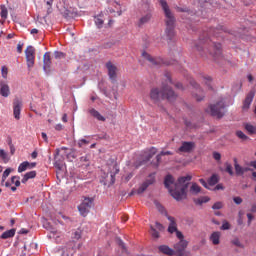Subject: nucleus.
I'll return each instance as SVG.
<instances>
[{"instance_id": "7ed1b4c3", "label": "nucleus", "mask_w": 256, "mask_h": 256, "mask_svg": "<svg viewBox=\"0 0 256 256\" xmlns=\"http://www.w3.org/2000/svg\"><path fill=\"white\" fill-rule=\"evenodd\" d=\"M177 95L173 92V90L163 85L162 90H159L157 88H153L150 91V99L154 103H158L160 99H167L168 101L172 102L176 99Z\"/></svg>"}, {"instance_id": "58836bf2", "label": "nucleus", "mask_w": 256, "mask_h": 256, "mask_svg": "<svg viewBox=\"0 0 256 256\" xmlns=\"http://www.w3.org/2000/svg\"><path fill=\"white\" fill-rule=\"evenodd\" d=\"M103 23H104V21H103V18L101 16H98V17L95 18V24L98 28L103 27Z\"/></svg>"}, {"instance_id": "680f3d73", "label": "nucleus", "mask_w": 256, "mask_h": 256, "mask_svg": "<svg viewBox=\"0 0 256 256\" xmlns=\"http://www.w3.org/2000/svg\"><path fill=\"white\" fill-rule=\"evenodd\" d=\"M55 130H57V131L63 130V125H62V124H57V125L55 126Z\"/></svg>"}, {"instance_id": "49530a36", "label": "nucleus", "mask_w": 256, "mask_h": 256, "mask_svg": "<svg viewBox=\"0 0 256 256\" xmlns=\"http://www.w3.org/2000/svg\"><path fill=\"white\" fill-rule=\"evenodd\" d=\"M151 228V235H152V237H154V238H159V233H158V231H157V229H154V227L153 226H151L150 227Z\"/></svg>"}, {"instance_id": "8fccbe9b", "label": "nucleus", "mask_w": 256, "mask_h": 256, "mask_svg": "<svg viewBox=\"0 0 256 256\" xmlns=\"http://www.w3.org/2000/svg\"><path fill=\"white\" fill-rule=\"evenodd\" d=\"M223 207V204L222 202H216L213 206H212V209L214 210H219Z\"/></svg>"}, {"instance_id": "6ab92c4d", "label": "nucleus", "mask_w": 256, "mask_h": 256, "mask_svg": "<svg viewBox=\"0 0 256 256\" xmlns=\"http://www.w3.org/2000/svg\"><path fill=\"white\" fill-rule=\"evenodd\" d=\"M113 5L115 6V8H108L107 9V13L109 14H113V13H116L114 14V17H117V16H121V4H118L117 2H113Z\"/></svg>"}, {"instance_id": "a19ab883", "label": "nucleus", "mask_w": 256, "mask_h": 256, "mask_svg": "<svg viewBox=\"0 0 256 256\" xmlns=\"http://www.w3.org/2000/svg\"><path fill=\"white\" fill-rule=\"evenodd\" d=\"M225 32L223 27L217 28L213 31H210V33H213L214 36L219 37V33Z\"/></svg>"}, {"instance_id": "473e14b6", "label": "nucleus", "mask_w": 256, "mask_h": 256, "mask_svg": "<svg viewBox=\"0 0 256 256\" xmlns=\"http://www.w3.org/2000/svg\"><path fill=\"white\" fill-rule=\"evenodd\" d=\"M0 16L2 19L6 20L8 18V8L5 5L0 6Z\"/></svg>"}, {"instance_id": "2eb2a0df", "label": "nucleus", "mask_w": 256, "mask_h": 256, "mask_svg": "<svg viewBox=\"0 0 256 256\" xmlns=\"http://www.w3.org/2000/svg\"><path fill=\"white\" fill-rule=\"evenodd\" d=\"M142 56H143L144 59L149 61L150 65L153 66V67L160 66L163 63L162 59H160V58H153V57H151V55H149L146 52H143Z\"/></svg>"}, {"instance_id": "c9c22d12", "label": "nucleus", "mask_w": 256, "mask_h": 256, "mask_svg": "<svg viewBox=\"0 0 256 256\" xmlns=\"http://www.w3.org/2000/svg\"><path fill=\"white\" fill-rule=\"evenodd\" d=\"M209 200H210L209 197L204 196V197H201V198H198V199H194V203L196 205H202L203 203H207Z\"/></svg>"}, {"instance_id": "052dcab7", "label": "nucleus", "mask_w": 256, "mask_h": 256, "mask_svg": "<svg viewBox=\"0 0 256 256\" xmlns=\"http://www.w3.org/2000/svg\"><path fill=\"white\" fill-rule=\"evenodd\" d=\"M176 232V236L180 239V240H184L183 239V234L180 231H175Z\"/></svg>"}, {"instance_id": "4d7b16f0", "label": "nucleus", "mask_w": 256, "mask_h": 256, "mask_svg": "<svg viewBox=\"0 0 256 256\" xmlns=\"http://www.w3.org/2000/svg\"><path fill=\"white\" fill-rule=\"evenodd\" d=\"M67 158H68L69 160L75 159V158H76L75 152H71V153L67 154Z\"/></svg>"}, {"instance_id": "4be33fe9", "label": "nucleus", "mask_w": 256, "mask_h": 256, "mask_svg": "<svg viewBox=\"0 0 256 256\" xmlns=\"http://www.w3.org/2000/svg\"><path fill=\"white\" fill-rule=\"evenodd\" d=\"M89 114L94 117L95 119H97L98 121H102L105 122V117L102 116L101 113H99V111L95 110V109H90L89 110Z\"/></svg>"}, {"instance_id": "a18cd8bd", "label": "nucleus", "mask_w": 256, "mask_h": 256, "mask_svg": "<svg viewBox=\"0 0 256 256\" xmlns=\"http://www.w3.org/2000/svg\"><path fill=\"white\" fill-rule=\"evenodd\" d=\"M236 135L238 138L242 139L243 141L248 139V137L242 131H237Z\"/></svg>"}, {"instance_id": "5701e85b", "label": "nucleus", "mask_w": 256, "mask_h": 256, "mask_svg": "<svg viewBox=\"0 0 256 256\" xmlns=\"http://www.w3.org/2000/svg\"><path fill=\"white\" fill-rule=\"evenodd\" d=\"M36 176H37V172H36V171L27 172V173L23 176L21 182H22L23 184H26L30 179H34Z\"/></svg>"}, {"instance_id": "ea45409f", "label": "nucleus", "mask_w": 256, "mask_h": 256, "mask_svg": "<svg viewBox=\"0 0 256 256\" xmlns=\"http://www.w3.org/2000/svg\"><path fill=\"white\" fill-rule=\"evenodd\" d=\"M245 129L250 133V134H254L256 132V128L250 124H246L245 125Z\"/></svg>"}, {"instance_id": "f3484780", "label": "nucleus", "mask_w": 256, "mask_h": 256, "mask_svg": "<svg viewBox=\"0 0 256 256\" xmlns=\"http://www.w3.org/2000/svg\"><path fill=\"white\" fill-rule=\"evenodd\" d=\"M11 94L10 87L5 81L0 82V95L7 98Z\"/></svg>"}, {"instance_id": "0e129e2a", "label": "nucleus", "mask_w": 256, "mask_h": 256, "mask_svg": "<svg viewBox=\"0 0 256 256\" xmlns=\"http://www.w3.org/2000/svg\"><path fill=\"white\" fill-rule=\"evenodd\" d=\"M247 217H248V223L250 224L252 219L254 218V216L252 214L248 213Z\"/></svg>"}, {"instance_id": "37998d69", "label": "nucleus", "mask_w": 256, "mask_h": 256, "mask_svg": "<svg viewBox=\"0 0 256 256\" xmlns=\"http://www.w3.org/2000/svg\"><path fill=\"white\" fill-rule=\"evenodd\" d=\"M225 166H226L225 171H226L227 173H229V174L232 176V175L234 174L232 165L229 164V163H225Z\"/></svg>"}, {"instance_id": "39448f33", "label": "nucleus", "mask_w": 256, "mask_h": 256, "mask_svg": "<svg viewBox=\"0 0 256 256\" xmlns=\"http://www.w3.org/2000/svg\"><path fill=\"white\" fill-rule=\"evenodd\" d=\"M225 107V101L221 98L215 104H211L205 111L211 116L221 119L226 113Z\"/></svg>"}, {"instance_id": "a211bd4d", "label": "nucleus", "mask_w": 256, "mask_h": 256, "mask_svg": "<svg viewBox=\"0 0 256 256\" xmlns=\"http://www.w3.org/2000/svg\"><path fill=\"white\" fill-rule=\"evenodd\" d=\"M190 84H191V85L196 89V91L199 93V94H198V93H194V97L196 98V100H197L198 102L202 101L203 98H204V94H203L202 90L200 89V87L196 84L195 81L190 82Z\"/></svg>"}, {"instance_id": "4468645a", "label": "nucleus", "mask_w": 256, "mask_h": 256, "mask_svg": "<svg viewBox=\"0 0 256 256\" xmlns=\"http://www.w3.org/2000/svg\"><path fill=\"white\" fill-rule=\"evenodd\" d=\"M108 172L111 176V182L115 183V176L119 174V165H117V162H112L108 165Z\"/></svg>"}, {"instance_id": "cd10ccee", "label": "nucleus", "mask_w": 256, "mask_h": 256, "mask_svg": "<svg viewBox=\"0 0 256 256\" xmlns=\"http://www.w3.org/2000/svg\"><path fill=\"white\" fill-rule=\"evenodd\" d=\"M234 167H235V171H236V175L238 176H242L244 174V167H241L238 162L237 159H234Z\"/></svg>"}, {"instance_id": "9b49d317", "label": "nucleus", "mask_w": 256, "mask_h": 256, "mask_svg": "<svg viewBox=\"0 0 256 256\" xmlns=\"http://www.w3.org/2000/svg\"><path fill=\"white\" fill-rule=\"evenodd\" d=\"M155 182V174H150L148 179L140 185V187L137 190L138 194H142L143 192H145L147 190V188L150 187V185H152Z\"/></svg>"}, {"instance_id": "423d86ee", "label": "nucleus", "mask_w": 256, "mask_h": 256, "mask_svg": "<svg viewBox=\"0 0 256 256\" xmlns=\"http://www.w3.org/2000/svg\"><path fill=\"white\" fill-rule=\"evenodd\" d=\"M75 242H69L65 246L57 249L58 256H73L76 253Z\"/></svg>"}, {"instance_id": "c756f323", "label": "nucleus", "mask_w": 256, "mask_h": 256, "mask_svg": "<svg viewBox=\"0 0 256 256\" xmlns=\"http://www.w3.org/2000/svg\"><path fill=\"white\" fill-rule=\"evenodd\" d=\"M149 21H151V14H145V16L139 20L138 26L141 27L149 23Z\"/></svg>"}, {"instance_id": "dca6fc26", "label": "nucleus", "mask_w": 256, "mask_h": 256, "mask_svg": "<svg viewBox=\"0 0 256 256\" xmlns=\"http://www.w3.org/2000/svg\"><path fill=\"white\" fill-rule=\"evenodd\" d=\"M51 67H52L51 54L47 52L43 56V69L45 72H50Z\"/></svg>"}, {"instance_id": "72a5a7b5", "label": "nucleus", "mask_w": 256, "mask_h": 256, "mask_svg": "<svg viewBox=\"0 0 256 256\" xmlns=\"http://www.w3.org/2000/svg\"><path fill=\"white\" fill-rule=\"evenodd\" d=\"M200 192H201V187L196 183H193L192 186L190 187V193H192L193 195H196Z\"/></svg>"}, {"instance_id": "69168bd1", "label": "nucleus", "mask_w": 256, "mask_h": 256, "mask_svg": "<svg viewBox=\"0 0 256 256\" xmlns=\"http://www.w3.org/2000/svg\"><path fill=\"white\" fill-rule=\"evenodd\" d=\"M224 187L222 186V184H218L216 187H215V190H223Z\"/></svg>"}, {"instance_id": "4c0bfd02", "label": "nucleus", "mask_w": 256, "mask_h": 256, "mask_svg": "<svg viewBox=\"0 0 256 256\" xmlns=\"http://www.w3.org/2000/svg\"><path fill=\"white\" fill-rule=\"evenodd\" d=\"M21 178L19 176H12L11 177V183L15 184V187L21 186Z\"/></svg>"}, {"instance_id": "5fc2aeb1", "label": "nucleus", "mask_w": 256, "mask_h": 256, "mask_svg": "<svg viewBox=\"0 0 256 256\" xmlns=\"http://www.w3.org/2000/svg\"><path fill=\"white\" fill-rule=\"evenodd\" d=\"M213 158H214L216 161H220V160H221V154L218 153V152H213Z\"/></svg>"}, {"instance_id": "3c124183", "label": "nucleus", "mask_w": 256, "mask_h": 256, "mask_svg": "<svg viewBox=\"0 0 256 256\" xmlns=\"http://www.w3.org/2000/svg\"><path fill=\"white\" fill-rule=\"evenodd\" d=\"M1 72H2V77L3 78L8 77V68L7 67H2Z\"/></svg>"}, {"instance_id": "603ef678", "label": "nucleus", "mask_w": 256, "mask_h": 256, "mask_svg": "<svg viewBox=\"0 0 256 256\" xmlns=\"http://www.w3.org/2000/svg\"><path fill=\"white\" fill-rule=\"evenodd\" d=\"M87 144H89V141H87L86 139H81L78 142L79 147H83V145H87Z\"/></svg>"}, {"instance_id": "f03ea898", "label": "nucleus", "mask_w": 256, "mask_h": 256, "mask_svg": "<svg viewBox=\"0 0 256 256\" xmlns=\"http://www.w3.org/2000/svg\"><path fill=\"white\" fill-rule=\"evenodd\" d=\"M196 48L202 56L208 53L214 59H218L222 54L221 45L219 43L216 44L210 39H201Z\"/></svg>"}, {"instance_id": "e2e57ef3", "label": "nucleus", "mask_w": 256, "mask_h": 256, "mask_svg": "<svg viewBox=\"0 0 256 256\" xmlns=\"http://www.w3.org/2000/svg\"><path fill=\"white\" fill-rule=\"evenodd\" d=\"M156 228H157L159 231H162V230L164 229V227H163L160 223H158V222H156Z\"/></svg>"}, {"instance_id": "412c9836", "label": "nucleus", "mask_w": 256, "mask_h": 256, "mask_svg": "<svg viewBox=\"0 0 256 256\" xmlns=\"http://www.w3.org/2000/svg\"><path fill=\"white\" fill-rule=\"evenodd\" d=\"M173 155L171 151H161L157 156H156V162L152 163V165L157 168L161 162L162 156H170Z\"/></svg>"}, {"instance_id": "20e7f679", "label": "nucleus", "mask_w": 256, "mask_h": 256, "mask_svg": "<svg viewBox=\"0 0 256 256\" xmlns=\"http://www.w3.org/2000/svg\"><path fill=\"white\" fill-rule=\"evenodd\" d=\"M160 5L165 13V24H166V30L165 33L169 40H171L174 36V23L175 18L173 14L169 10V6L166 2V0H160Z\"/></svg>"}, {"instance_id": "13d9d810", "label": "nucleus", "mask_w": 256, "mask_h": 256, "mask_svg": "<svg viewBox=\"0 0 256 256\" xmlns=\"http://www.w3.org/2000/svg\"><path fill=\"white\" fill-rule=\"evenodd\" d=\"M23 44H18L17 45V52L19 53V54H21L22 52H23Z\"/></svg>"}, {"instance_id": "6e6d98bb", "label": "nucleus", "mask_w": 256, "mask_h": 256, "mask_svg": "<svg viewBox=\"0 0 256 256\" xmlns=\"http://www.w3.org/2000/svg\"><path fill=\"white\" fill-rule=\"evenodd\" d=\"M233 200L237 205H240L243 202L241 197H234Z\"/></svg>"}, {"instance_id": "c03bdc74", "label": "nucleus", "mask_w": 256, "mask_h": 256, "mask_svg": "<svg viewBox=\"0 0 256 256\" xmlns=\"http://www.w3.org/2000/svg\"><path fill=\"white\" fill-rule=\"evenodd\" d=\"M231 242H232L233 245H235L237 247L244 248V245L240 242V240L238 238H235Z\"/></svg>"}, {"instance_id": "aec40b11", "label": "nucleus", "mask_w": 256, "mask_h": 256, "mask_svg": "<svg viewBox=\"0 0 256 256\" xmlns=\"http://www.w3.org/2000/svg\"><path fill=\"white\" fill-rule=\"evenodd\" d=\"M158 250H159L160 253H163V254L168 255V256H173L175 254V251L167 245H160L158 247Z\"/></svg>"}, {"instance_id": "a878e982", "label": "nucleus", "mask_w": 256, "mask_h": 256, "mask_svg": "<svg viewBox=\"0 0 256 256\" xmlns=\"http://www.w3.org/2000/svg\"><path fill=\"white\" fill-rule=\"evenodd\" d=\"M220 236H221V233L216 231V232H213L210 236V240L212 241V243L214 245H218L220 243Z\"/></svg>"}, {"instance_id": "393cba45", "label": "nucleus", "mask_w": 256, "mask_h": 256, "mask_svg": "<svg viewBox=\"0 0 256 256\" xmlns=\"http://www.w3.org/2000/svg\"><path fill=\"white\" fill-rule=\"evenodd\" d=\"M253 98H254V94L252 92L247 95V97H246V99L243 103V109L244 110L249 109V107H250V105L253 101Z\"/></svg>"}, {"instance_id": "774afa93", "label": "nucleus", "mask_w": 256, "mask_h": 256, "mask_svg": "<svg viewBox=\"0 0 256 256\" xmlns=\"http://www.w3.org/2000/svg\"><path fill=\"white\" fill-rule=\"evenodd\" d=\"M250 166H251V167H254V168L256 169V161L250 162Z\"/></svg>"}, {"instance_id": "f257e3e1", "label": "nucleus", "mask_w": 256, "mask_h": 256, "mask_svg": "<svg viewBox=\"0 0 256 256\" xmlns=\"http://www.w3.org/2000/svg\"><path fill=\"white\" fill-rule=\"evenodd\" d=\"M192 179L190 175L183 176L178 179V182L175 184V189H171L170 185L174 183V178L171 175H167L164 179V185L169 190L171 196L180 201L186 198V190L188 188V182Z\"/></svg>"}, {"instance_id": "864d4df0", "label": "nucleus", "mask_w": 256, "mask_h": 256, "mask_svg": "<svg viewBox=\"0 0 256 256\" xmlns=\"http://www.w3.org/2000/svg\"><path fill=\"white\" fill-rule=\"evenodd\" d=\"M222 230H228L230 229V224L227 221L223 222V225L221 227Z\"/></svg>"}, {"instance_id": "bb28decb", "label": "nucleus", "mask_w": 256, "mask_h": 256, "mask_svg": "<svg viewBox=\"0 0 256 256\" xmlns=\"http://www.w3.org/2000/svg\"><path fill=\"white\" fill-rule=\"evenodd\" d=\"M15 234H16V229H10V230H7L4 233H2L0 237L2 239H9L11 237H14Z\"/></svg>"}, {"instance_id": "1a4fd4ad", "label": "nucleus", "mask_w": 256, "mask_h": 256, "mask_svg": "<svg viewBox=\"0 0 256 256\" xmlns=\"http://www.w3.org/2000/svg\"><path fill=\"white\" fill-rule=\"evenodd\" d=\"M187 246L188 242L186 240H180L178 243H176L174 245V249L176 251L177 256H190V253L185 251Z\"/></svg>"}, {"instance_id": "f704fd0d", "label": "nucleus", "mask_w": 256, "mask_h": 256, "mask_svg": "<svg viewBox=\"0 0 256 256\" xmlns=\"http://www.w3.org/2000/svg\"><path fill=\"white\" fill-rule=\"evenodd\" d=\"M218 181H219L218 175H217V174H213V175L210 177V179L208 180V184H209L210 186H214L215 184L218 183Z\"/></svg>"}, {"instance_id": "de8ad7c7", "label": "nucleus", "mask_w": 256, "mask_h": 256, "mask_svg": "<svg viewBox=\"0 0 256 256\" xmlns=\"http://www.w3.org/2000/svg\"><path fill=\"white\" fill-rule=\"evenodd\" d=\"M82 238V232L81 231H75L73 233V239L79 240Z\"/></svg>"}, {"instance_id": "6e6552de", "label": "nucleus", "mask_w": 256, "mask_h": 256, "mask_svg": "<svg viewBox=\"0 0 256 256\" xmlns=\"http://www.w3.org/2000/svg\"><path fill=\"white\" fill-rule=\"evenodd\" d=\"M25 57L28 68H33L36 59V49L33 46H28L25 50Z\"/></svg>"}, {"instance_id": "bf43d9fd", "label": "nucleus", "mask_w": 256, "mask_h": 256, "mask_svg": "<svg viewBox=\"0 0 256 256\" xmlns=\"http://www.w3.org/2000/svg\"><path fill=\"white\" fill-rule=\"evenodd\" d=\"M199 182H200L205 188L210 189V188L208 187V184L205 182L204 179H200Z\"/></svg>"}, {"instance_id": "7c9ffc66", "label": "nucleus", "mask_w": 256, "mask_h": 256, "mask_svg": "<svg viewBox=\"0 0 256 256\" xmlns=\"http://www.w3.org/2000/svg\"><path fill=\"white\" fill-rule=\"evenodd\" d=\"M30 162L25 161L18 166V173H23L29 169Z\"/></svg>"}, {"instance_id": "338daca9", "label": "nucleus", "mask_w": 256, "mask_h": 256, "mask_svg": "<svg viewBox=\"0 0 256 256\" xmlns=\"http://www.w3.org/2000/svg\"><path fill=\"white\" fill-rule=\"evenodd\" d=\"M156 206L160 212L164 211V208L160 204L156 203Z\"/></svg>"}, {"instance_id": "ddd939ff", "label": "nucleus", "mask_w": 256, "mask_h": 256, "mask_svg": "<svg viewBox=\"0 0 256 256\" xmlns=\"http://www.w3.org/2000/svg\"><path fill=\"white\" fill-rule=\"evenodd\" d=\"M195 148L194 142H182L177 153H190Z\"/></svg>"}, {"instance_id": "b1692460", "label": "nucleus", "mask_w": 256, "mask_h": 256, "mask_svg": "<svg viewBox=\"0 0 256 256\" xmlns=\"http://www.w3.org/2000/svg\"><path fill=\"white\" fill-rule=\"evenodd\" d=\"M167 218L170 221V224L168 227V232H170L171 234L174 232H177V226H176L175 219L171 216H167Z\"/></svg>"}, {"instance_id": "09e8293b", "label": "nucleus", "mask_w": 256, "mask_h": 256, "mask_svg": "<svg viewBox=\"0 0 256 256\" xmlns=\"http://www.w3.org/2000/svg\"><path fill=\"white\" fill-rule=\"evenodd\" d=\"M54 57L55 59H62L65 58V54L63 52H55Z\"/></svg>"}, {"instance_id": "0eeeda50", "label": "nucleus", "mask_w": 256, "mask_h": 256, "mask_svg": "<svg viewBox=\"0 0 256 256\" xmlns=\"http://www.w3.org/2000/svg\"><path fill=\"white\" fill-rule=\"evenodd\" d=\"M93 202V198H84L82 203L78 206V210L82 216L86 217L89 214V212L91 211V207H93Z\"/></svg>"}, {"instance_id": "f8f14e48", "label": "nucleus", "mask_w": 256, "mask_h": 256, "mask_svg": "<svg viewBox=\"0 0 256 256\" xmlns=\"http://www.w3.org/2000/svg\"><path fill=\"white\" fill-rule=\"evenodd\" d=\"M106 68L108 70V76L112 82L117 81V67L113 63H106Z\"/></svg>"}, {"instance_id": "79ce46f5", "label": "nucleus", "mask_w": 256, "mask_h": 256, "mask_svg": "<svg viewBox=\"0 0 256 256\" xmlns=\"http://www.w3.org/2000/svg\"><path fill=\"white\" fill-rule=\"evenodd\" d=\"M203 82L207 85V87L209 88V89H212V87H211V82H212V79H211V77H204L203 78Z\"/></svg>"}, {"instance_id": "e433bc0d", "label": "nucleus", "mask_w": 256, "mask_h": 256, "mask_svg": "<svg viewBox=\"0 0 256 256\" xmlns=\"http://www.w3.org/2000/svg\"><path fill=\"white\" fill-rule=\"evenodd\" d=\"M155 154H157V148L152 147L149 149L148 154L146 156V160L149 161L151 160V158H153V156H155Z\"/></svg>"}, {"instance_id": "2f4dec72", "label": "nucleus", "mask_w": 256, "mask_h": 256, "mask_svg": "<svg viewBox=\"0 0 256 256\" xmlns=\"http://www.w3.org/2000/svg\"><path fill=\"white\" fill-rule=\"evenodd\" d=\"M0 158L3 160L4 163H8L10 161L8 153L0 148Z\"/></svg>"}, {"instance_id": "9d476101", "label": "nucleus", "mask_w": 256, "mask_h": 256, "mask_svg": "<svg viewBox=\"0 0 256 256\" xmlns=\"http://www.w3.org/2000/svg\"><path fill=\"white\" fill-rule=\"evenodd\" d=\"M22 107H23L22 101H20L19 99H15L13 101V115H14V118L16 120H20L21 119Z\"/></svg>"}, {"instance_id": "c85d7f7f", "label": "nucleus", "mask_w": 256, "mask_h": 256, "mask_svg": "<svg viewBox=\"0 0 256 256\" xmlns=\"http://www.w3.org/2000/svg\"><path fill=\"white\" fill-rule=\"evenodd\" d=\"M12 168H7L3 174H2V179H1V185L4 186V183L6 182L7 178L10 176L12 173Z\"/></svg>"}]
</instances>
